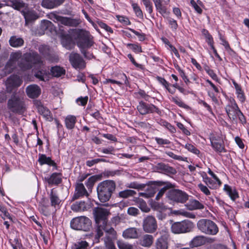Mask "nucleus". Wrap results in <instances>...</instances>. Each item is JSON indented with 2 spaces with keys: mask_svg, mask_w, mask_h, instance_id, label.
<instances>
[{
  "mask_svg": "<svg viewBox=\"0 0 249 249\" xmlns=\"http://www.w3.org/2000/svg\"><path fill=\"white\" fill-rule=\"evenodd\" d=\"M34 64H39L40 70L35 74V76L41 81L48 80V71L44 67L43 61L40 56L36 52H32L24 54L19 67L24 70L31 69Z\"/></svg>",
  "mask_w": 249,
  "mask_h": 249,
  "instance_id": "f257e3e1",
  "label": "nucleus"
},
{
  "mask_svg": "<svg viewBox=\"0 0 249 249\" xmlns=\"http://www.w3.org/2000/svg\"><path fill=\"white\" fill-rule=\"evenodd\" d=\"M115 188L116 184L113 180H107L101 182L97 187L98 197L100 201L101 202L108 201Z\"/></svg>",
  "mask_w": 249,
  "mask_h": 249,
  "instance_id": "f03ea898",
  "label": "nucleus"
},
{
  "mask_svg": "<svg viewBox=\"0 0 249 249\" xmlns=\"http://www.w3.org/2000/svg\"><path fill=\"white\" fill-rule=\"evenodd\" d=\"M7 107L12 112L22 114L26 110V107L22 98L16 95H13L8 100Z\"/></svg>",
  "mask_w": 249,
  "mask_h": 249,
  "instance_id": "7ed1b4c3",
  "label": "nucleus"
},
{
  "mask_svg": "<svg viewBox=\"0 0 249 249\" xmlns=\"http://www.w3.org/2000/svg\"><path fill=\"white\" fill-rule=\"evenodd\" d=\"M197 227L199 231L206 234L214 235L218 231L217 225L209 219L199 220L197 223Z\"/></svg>",
  "mask_w": 249,
  "mask_h": 249,
  "instance_id": "20e7f679",
  "label": "nucleus"
},
{
  "mask_svg": "<svg viewBox=\"0 0 249 249\" xmlns=\"http://www.w3.org/2000/svg\"><path fill=\"white\" fill-rule=\"evenodd\" d=\"M91 226V221L87 217L81 216L73 218L71 221V228L76 230L88 231Z\"/></svg>",
  "mask_w": 249,
  "mask_h": 249,
  "instance_id": "39448f33",
  "label": "nucleus"
},
{
  "mask_svg": "<svg viewBox=\"0 0 249 249\" xmlns=\"http://www.w3.org/2000/svg\"><path fill=\"white\" fill-rule=\"evenodd\" d=\"M92 44V41L90 38L88 32L85 31H81L79 32L77 44L80 48L81 53L85 56H86L85 49L91 47Z\"/></svg>",
  "mask_w": 249,
  "mask_h": 249,
  "instance_id": "423d86ee",
  "label": "nucleus"
},
{
  "mask_svg": "<svg viewBox=\"0 0 249 249\" xmlns=\"http://www.w3.org/2000/svg\"><path fill=\"white\" fill-rule=\"evenodd\" d=\"M193 223L189 220L173 223L171 227V231L175 234L183 233L191 231L193 228Z\"/></svg>",
  "mask_w": 249,
  "mask_h": 249,
  "instance_id": "0eeeda50",
  "label": "nucleus"
},
{
  "mask_svg": "<svg viewBox=\"0 0 249 249\" xmlns=\"http://www.w3.org/2000/svg\"><path fill=\"white\" fill-rule=\"evenodd\" d=\"M168 198L177 203H184L188 199V195L180 190H172L168 192Z\"/></svg>",
  "mask_w": 249,
  "mask_h": 249,
  "instance_id": "6e6552de",
  "label": "nucleus"
},
{
  "mask_svg": "<svg viewBox=\"0 0 249 249\" xmlns=\"http://www.w3.org/2000/svg\"><path fill=\"white\" fill-rule=\"evenodd\" d=\"M142 228L145 232L150 233L155 232L158 228L156 218L152 215H148L144 218L142 221Z\"/></svg>",
  "mask_w": 249,
  "mask_h": 249,
  "instance_id": "1a4fd4ad",
  "label": "nucleus"
},
{
  "mask_svg": "<svg viewBox=\"0 0 249 249\" xmlns=\"http://www.w3.org/2000/svg\"><path fill=\"white\" fill-rule=\"evenodd\" d=\"M106 230V234L104 238V244L107 249H116L114 241L117 239L116 231L113 228H110Z\"/></svg>",
  "mask_w": 249,
  "mask_h": 249,
  "instance_id": "9d476101",
  "label": "nucleus"
},
{
  "mask_svg": "<svg viewBox=\"0 0 249 249\" xmlns=\"http://www.w3.org/2000/svg\"><path fill=\"white\" fill-rule=\"evenodd\" d=\"M137 109L142 115H145L149 113H157L158 114L160 113V110L153 104H147L141 101L137 106Z\"/></svg>",
  "mask_w": 249,
  "mask_h": 249,
  "instance_id": "9b49d317",
  "label": "nucleus"
},
{
  "mask_svg": "<svg viewBox=\"0 0 249 249\" xmlns=\"http://www.w3.org/2000/svg\"><path fill=\"white\" fill-rule=\"evenodd\" d=\"M109 214V212L106 209L102 208H96L94 211L95 221L97 224H107V216Z\"/></svg>",
  "mask_w": 249,
  "mask_h": 249,
  "instance_id": "f8f14e48",
  "label": "nucleus"
},
{
  "mask_svg": "<svg viewBox=\"0 0 249 249\" xmlns=\"http://www.w3.org/2000/svg\"><path fill=\"white\" fill-rule=\"evenodd\" d=\"M69 60L72 67L75 69L82 70L86 67L85 61L78 53H71L69 57Z\"/></svg>",
  "mask_w": 249,
  "mask_h": 249,
  "instance_id": "ddd939ff",
  "label": "nucleus"
},
{
  "mask_svg": "<svg viewBox=\"0 0 249 249\" xmlns=\"http://www.w3.org/2000/svg\"><path fill=\"white\" fill-rule=\"evenodd\" d=\"M226 112L231 120H235L237 117V114L240 111L239 108L234 99H231L229 104L225 107Z\"/></svg>",
  "mask_w": 249,
  "mask_h": 249,
  "instance_id": "4468645a",
  "label": "nucleus"
},
{
  "mask_svg": "<svg viewBox=\"0 0 249 249\" xmlns=\"http://www.w3.org/2000/svg\"><path fill=\"white\" fill-rule=\"evenodd\" d=\"M22 82L21 79L17 75H12L7 78L5 85L8 92H11L14 88L20 86Z\"/></svg>",
  "mask_w": 249,
  "mask_h": 249,
  "instance_id": "2eb2a0df",
  "label": "nucleus"
},
{
  "mask_svg": "<svg viewBox=\"0 0 249 249\" xmlns=\"http://www.w3.org/2000/svg\"><path fill=\"white\" fill-rule=\"evenodd\" d=\"M88 196V192L86 190L84 184L82 183H77L72 200H74L84 196Z\"/></svg>",
  "mask_w": 249,
  "mask_h": 249,
  "instance_id": "dca6fc26",
  "label": "nucleus"
},
{
  "mask_svg": "<svg viewBox=\"0 0 249 249\" xmlns=\"http://www.w3.org/2000/svg\"><path fill=\"white\" fill-rule=\"evenodd\" d=\"M211 144L213 148L217 152H222L225 150L222 144V141L218 136H212L210 137Z\"/></svg>",
  "mask_w": 249,
  "mask_h": 249,
  "instance_id": "f3484780",
  "label": "nucleus"
},
{
  "mask_svg": "<svg viewBox=\"0 0 249 249\" xmlns=\"http://www.w3.org/2000/svg\"><path fill=\"white\" fill-rule=\"evenodd\" d=\"M26 92L29 97L35 98L40 94L41 89L36 85H31L26 88Z\"/></svg>",
  "mask_w": 249,
  "mask_h": 249,
  "instance_id": "a211bd4d",
  "label": "nucleus"
},
{
  "mask_svg": "<svg viewBox=\"0 0 249 249\" xmlns=\"http://www.w3.org/2000/svg\"><path fill=\"white\" fill-rule=\"evenodd\" d=\"M21 13L24 17L26 25H27L29 23L36 20L38 18L36 13L34 10H22Z\"/></svg>",
  "mask_w": 249,
  "mask_h": 249,
  "instance_id": "6ab92c4d",
  "label": "nucleus"
},
{
  "mask_svg": "<svg viewBox=\"0 0 249 249\" xmlns=\"http://www.w3.org/2000/svg\"><path fill=\"white\" fill-rule=\"evenodd\" d=\"M157 10L162 16L167 13L166 5L169 2V0H153Z\"/></svg>",
  "mask_w": 249,
  "mask_h": 249,
  "instance_id": "aec40b11",
  "label": "nucleus"
},
{
  "mask_svg": "<svg viewBox=\"0 0 249 249\" xmlns=\"http://www.w3.org/2000/svg\"><path fill=\"white\" fill-rule=\"evenodd\" d=\"M125 239H137L139 236L138 230L136 228H129L125 230L122 234Z\"/></svg>",
  "mask_w": 249,
  "mask_h": 249,
  "instance_id": "412c9836",
  "label": "nucleus"
},
{
  "mask_svg": "<svg viewBox=\"0 0 249 249\" xmlns=\"http://www.w3.org/2000/svg\"><path fill=\"white\" fill-rule=\"evenodd\" d=\"M153 236L150 234H145L141 237L139 240V244L142 247H150L153 244Z\"/></svg>",
  "mask_w": 249,
  "mask_h": 249,
  "instance_id": "4be33fe9",
  "label": "nucleus"
},
{
  "mask_svg": "<svg viewBox=\"0 0 249 249\" xmlns=\"http://www.w3.org/2000/svg\"><path fill=\"white\" fill-rule=\"evenodd\" d=\"M64 0H43L41 5L43 7L52 9L62 4Z\"/></svg>",
  "mask_w": 249,
  "mask_h": 249,
  "instance_id": "5701e85b",
  "label": "nucleus"
},
{
  "mask_svg": "<svg viewBox=\"0 0 249 249\" xmlns=\"http://www.w3.org/2000/svg\"><path fill=\"white\" fill-rule=\"evenodd\" d=\"M10 45L14 48H18L22 46L24 41L21 37L16 36H12L9 40Z\"/></svg>",
  "mask_w": 249,
  "mask_h": 249,
  "instance_id": "b1692460",
  "label": "nucleus"
},
{
  "mask_svg": "<svg viewBox=\"0 0 249 249\" xmlns=\"http://www.w3.org/2000/svg\"><path fill=\"white\" fill-rule=\"evenodd\" d=\"M88 205L85 201H76L71 205V209L75 212H80L86 211Z\"/></svg>",
  "mask_w": 249,
  "mask_h": 249,
  "instance_id": "393cba45",
  "label": "nucleus"
},
{
  "mask_svg": "<svg viewBox=\"0 0 249 249\" xmlns=\"http://www.w3.org/2000/svg\"><path fill=\"white\" fill-rule=\"evenodd\" d=\"M186 207L189 210H201L204 208V205L196 199L190 200L186 205Z\"/></svg>",
  "mask_w": 249,
  "mask_h": 249,
  "instance_id": "a878e982",
  "label": "nucleus"
},
{
  "mask_svg": "<svg viewBox=\"0 0 249 249\" xmlns=\"http://www.w3.org/2000/svg\"><path fill=\"white\" fill-rule=\"evenodd\" d=\"M205 236L203 235L196 236L190 242V246L193 247H197L205 244Z\"/></svg>",
  "mask_w": 249,
  "mask_h": 249,
  "instance_id": "bb28decb",
  "label": "nucleus"
},
{
  "mask_svg": "<svg viewBox=\"0 0 249 249\" xmlns=\"http://www.w3.org/2000/svg\"><path fill=\"white\" fill-rule=\"evenodd\" d=\"M76 122V118L75 116L69 115L66 117L65 124L67 129H72L74 126Z\"/></svg>",
  "mask_w": 249,
  "mask_h": 249,
  "instance_id": "cd10ccee",
  "label": "nucleus"
},
{
  "mask_svg": "<svg viewBox=\"0 0 249 249\" xmlns=\"http://www.w3.org/2000/svg\"><path fill=\"white\" fill-rule=\"evenodd\" d=\"M62 181L61 175L59 173H54L47 178V182L49 184L57 185Z\"/></svg>",
  "mask_w": 249,
  "mask_h": 249,
  "instance_id": "c85d7f7f",
  "label": "nucleus"
},
{
  "mask_svg": "<svg viewBox=\"0 0 249 249\" xmlns=\"http://www.w3.org/2000/svg\"><path fill=\"white\" fill-rule=\"evenodd\" d=\"M135 202L141 211L144 213H148L150 211V208L147 206L146 202L139 197L135 198Z\"/></svg>",
  "mask_w": 249,
  "mask_h": 249,
  "instance_id": "c756f323",
  "label": "nucleus"
},
{
  "mask_svg": "<svg viewBox=\"0 0 249 249\" xmlns=\"http://www.w3.org/2000/svg\"><path fill=\"white\" fill-rule=\"evenodd\" d=\"M49 196L51 206L54 208L58 206L61 201L57 195L53 192V189L51 190Z\"/></svg>",
  "mask_w": 249,
  "mask_h": 249,
  "instance_id": "7c9ffc66",
  "label": "nucleus"
},
{
  "mask_svg": "<svg viewBox=\"0 0 249 249\" xmlns=\"http://www.w3.org/2000/svg\"><path fill=\"white\" fill-rule=\"evenodd\" d=\"M157 167L159 169L173 175H175L177 173L176 170L175 168L170 167L163 163H158L157 165Z\"/></svg>",
  "mask_w": 249,
  "mask_h": 249,
  "instance_id": "2f4dec72",
  "label": "nucleus"
},
{
  "mask_svg": "<svg viewBox=\"0 0 249 249\" xmlns=\"http://www.w3.org/2000/svg\"><path fill=\"white\" fill-rule=\"evenodd\" d=\"M136 194V192L132 190H125L122 191L118 193V196L121 198H127L132 196Z\"/></svg>",
  "mask_w": 249,
  "mask_h": 249,
  "instance_id": "473e14b6",
  "label": "nucleus"
},
{
  "mask_svg": "<svg viewBox=\"0 0 249 249\" xmlns=\"http://www.w3.org/2000/svg\"><path fill=\"white\" fill-rule=\"evenodd\" d=\"M56 19L61 23L65 25L71 26L73 25V19L71 18L63 17L61 16H57L56 17Z\"/></svg>",
  "mask_w": 249,
  "mask_h": 249,
  "instance_id": "72a5a7b5",
  "label": "nucleus"
},
{
  "mask_svg": "<svg viewBox=\"0 0 249 249\" xmlns=\"http://www.w3.org/2000/svg\"><path fill=\"white\" fill-rule=\"evenodd\" d=\"M209 174L211 175L213 179L215 180V182L213 183L212 186H209V188L212 189H216L218 187L221 185V182L220 180L217 178V177L209 168L208 171Z\"/></svg>",
  "mask_w": 249,
  "mask_h": 249,
  "instance_id": "f704fd0d",
  "label": "nucleus"
},
{
  "mask_svg": "<svg viewBox=\"0 0 249 249\" xmlns=\"http://www.w3.org/2000/svg\"><path fill=\"white\" fill-rule=\"evenodd\" d=\"M97 228L96 229V234L95 237L96 238H99L103 235V231L106 232L107 229H108L109 228L107 227V225L105 224H97Z\"/></svg>",
  "mask_w": 249,
  "mask_h": 249,
  "instance_id": "c9c22d12",
  "label": "nucleus"
},
{
  "mask_svg": "<svg viewBox=\"0 0 249 249\" xmlns=\"http://www.w3.org/2000/svg\"><path fill=\"white\" fill-rule=\"evenodd\" d=\"M51 72L54 76L59 77L65 73V71L59 66H55L52 68Z\"/></svg>",
  "mask_w": 249,
  "mask_h": 249,
  "instance_id": "e433bc0d",
  "label": "nucleus"
},
{
  "mask_svg": "<svg viewBox=\"0 0 249 249\" xmlns=\"http://www.w3.org/2000/svg\"><path fill=\"white\" fill-rule=\"evenodd\" d=\"M89 243L86 241H81L75 243L71 247V249H88Z\"/></svg>",
  "mask_w": 249,
  "mask_h": 249,
  "instance_id": "4c0bfd02",
  "label": "nucleus"
},
{
  "mask_svg": "<svg viewBox=\"0 0 249 249\" xmlns=\"http://www.w3.org/2000/svg\"><path fill=\"white\" fill-rule=\"evenodd\" d=\"M157 249H168V243L163 238L158 239L156 242Z\"/></svg>",
  "mask_w": 249,
  "mask_h": 249,
  "instance_id": "58836bf2",
  "label": "nucleus"
},
{
  "mask_svg": "<svg viewBox=\"0 0 249 249\" xmlns=\"http://www.w3.org/2000/svg\"><path fill=\"white\" fill-rule=\"evenodd\" d=\"M38 161L41 165L47 164L49 165L55 166V163L49 157H39Z\"/></svg>",
  "mask_w": 249,
  "mask_h": 249,
  "instance_id": "ea45409f",
  "label": "nucleus"
},
{
  "mask_svg": "<svg viewBox=\"0 0 249 249\" xmlns=\"http://www.w3.org/2000/svg\"><path fill=\"white\" fill-rule=\"evenodd\" d=\"M117 246L120 249H133V246L127 242L122 240H118L117 242Z\"/></svg>",
  "mask_w": 249,
  "mask_h": 249,
  "instance_id": "a19ab883",
  "label": "nucleus"
},
{
  "mask_svg": "<svg viewBox=\"0 0 249 249\" xmlns=\"http://www.w3.org/2000/svg\"><path fill=\"white\" fill-rule=\"evenodd\" d=\"M12 6L15 9L20 10L25 7V4L21 0H13Z\"/></svg>",
  "mask_w": 249,
  "mask_h": 249,
  "instance_id": "79ce46f5",
  "label": "nucleus"
},
{
  "mask_svg": "<svg viewBox=\"0 0 249 249\" xmlns=\"http://www.w3.org/2000/svg\"><path fill=\"white\" fill-rule=\"evenodd\" d=\"M12 61H8L4 68V72L6 74L11 73L16 67V64L13 63Z\"/></svg>",
  "mask_w": 249,
  "mask_h": 249,
  "instance_id": "37998d69",
  "label": "nucleus"
},
{
  "mask_svg": "<svg viewBox=\"0 0 249 249\" xmlns=\"http://www.w3.org/2000/svg\"><path fill=\"white\" fill-rule=\"evenodd\" d=\"M22 56V53L20 51L13 53L10 55L9 61H12L14 64H16V62Z\"/></svg>",
  "mask_w": 249,
  "mask_h": 249,
  "instance_id": "c03bdc74",
  "label": "nucleus"
},
{
  "mask_svg": "<svg viewBox=\"0 0 249 249\" xmlns=\"http://www.w3.org/2000/svg\"><path fill=\"white\" fill-rule=\"evenodd\" d=\"M132 6L136 16L138 17L142 18L143 17L142 12L139 5L137 3H133Z\"/></svg>",
  "mask_w": 249,
  "mask_h": 249,
  "instance_id": "a18cd8bd",
  "label": "nucleus"
},
{
  "mask_svg": "<svg viewBox=\"0 0 249 249\" xmlns=\"http://www.w3.org/2000/svg\"><path fill=\"white\" fill-rule=\"evenodd\" d=\"M97 178L94 176L90 177L89 178L86 183V185L89 190H91Z\"/></svg>",
  "mask_w": 249,
  "mask_h": 249,
  "instance_id": "49530a36",
  "label": "nucleus"
},
{
  "mask_svg": "<svg viewBox=\"0 0 249 249\" xmlns=\"http://www.w3.org/2000/svg\"><path fill=\"white\" fill-rule=\"evenodd\" d=\"M34 105L37 108L38 112L40 114H42V113L44 112V110H45L47 108L42 105L40 101L38 100H36L34 102Z\"/></svg>",
  "mask_w": 249,
  "mask_h": 249,
  "instance_id": "de8ad7c7",
  "label": "nucleus"
},
{
  "mask_svg": "<svg viewBox=\"0 0 249 249\" xmlns=\"http://www.w3.org/2000/svg\"><path fill=\"white\" fill-rule=\"evenodd\" d=\"M200 174L203 178V180L207 184L209 187V186H212L213 184V181L209 177H208L205 172H200Z\"/></svg>",
  "mask_w": 249,
  "mask_h": 249,
  "instance_id": "09e8293b",
  "label": "nucleus"
},
{
  "mask_svg": "<svg viewBox=\"0 0 249 249\" xmlns=\"http://www.w3.org/2000/svg\"><path fill=\"white\" fill-rule=\"evenodd\" d=\"M142 1L145 7L146 11L149 14H151L153 12V6L152 2L150 0H142Z\"/></svg>",
  "mask_w": 249,
  "mask_h": 249,
  "instance_id": "8fccbe9b",
  "label": "nucleus"
},
{
  "mask_svg": "<svg viewBox=\"0 0 249 249\" xmlns=\"http://www.w3.org/2000/svg\"><path fill=\"white\" fill-rule=\"evenodd\" d=\"M158 190L156 186L154 185L148 186L145 190L147 194H150V197L154 196Z\"/></svg>",
  "mask_w": 249,
  "mask_h": 249,
  "instance_id": "3c124183",
  "label": "nucleus"
},
{
  "mask_svg": "<svg viewBox=\"0 0 249 249\" xmlns=\"http://www.w3.org/2000/svg\"><path fill=\"white\" fill-rule=\"evenodd\" d=\"M185 147L188 151L194 154L198 155L199 154V151L192 144H187Z\"/></svg>",
  "mask_w": 249,
  "mask_h": 249,
  "instance_id": "603ef678",
  "label": "nucleus"
},
{
  "mask_svg": "<svg viewBox=\"0 0 249 249\" xmlns=\"http://www.w3.org/2000/svg\"><path fill=\"white\" fill-rule=\"evenodd\" d=\"M39 50L45 57L48 56L49 55V49L47 46H41L39 47Z\"/></svg>",
  "mask_w": 249,
  "mask_h": 249,
  "instance_id": "864d4df0",
  "label": "nucleus"
},
{
  "mask_svg": "<svg viewBox=\"0 0 249 249\" xmlns=\"http://www.w3.org/2000/svg\"><path fill=\"white\" fill-rule=\"evenodd\" d=\"M127 213L129 215L132 216H136L139 213V211L136 208L131 207L128 208Z\"/></svg>",
  "mask_w": 249,
  "mask_h": 249,
  "instance_id": "5fc2aeb1",
  "label": "nucleus"
},
{
  "mask_svg": "<svg viewBox=\"0 0 249 249\" xmlns=\"http://www.w3.org/2000/svg\"><path fill=\"white\" fill-rule=\"evenodd\" d=\"M62 43L63 46L68 50L71 49L72 48V46H73V44L71 39H68L65 40L64 38H63Z\"/></svg>",
  "mask_w": 249,
  "mask_h": 249,
  "instance_id": "6e6d98bb",
  "label": "nucleus"
},
{
  "mask_svg": "<svg viewBox=\"0 0 249 249\" xmlns=\"http://www.w3.org/2000/svg\"><path fill=\"white\" fill-rule=\"evenodd\" d=\"M47 120L51 121L53 120V117L50 111L46 108L41 114Z\"/></svg>",
  "mask_w": 249,
  "mask_h": 249,
  "instance_id": "4d7b16f0",
  "label": "nucleus"
},
{
  "mask_svg": "<svg viewBox=\"0 0 249 249\" xmlns=\"http://www.w3.org/2000/svg\"><path fill=\"white\" fill-rule=\"evenodd\" d=\"M88 100V96H85L84 97H81L77 99L76 102L79 105L84 106L87 104Z\"/></svg>",
  "mask_w": 249,
  "mask_h": 249,
  "instance_id": "13d9d810",
  "label": "nucleus"
},
{
  "mask_svg": "<svg viewBox=\"0 0 249 249\" xmlns=\"http://www.w3.org/2000/svg\"><path fill=\"white\" fill-rule=\"evenodd\" d=\"M117 17L118 20L124 25H127L130 24V22L127 18L121 16H117Z\"/></svg>",
  "mask_w": 249,
  "mask_h": 249,
  "instance_id": "bf43d9fd",
  "label": "nucleus"
},
{
  "mask_svg": "<svg viewBox=\"0 0 249 249\" xmlns=\"http://www.w3.org/2000/svg\"><path fill=\"white\" fill-rule=\"evenodd\" d=\"M171 100L179 107H185V104L181 101V100L177 97H172Z\"/></svg>",
  "mask_w": 249,
  "mask_h": 249,
  "instance_id": "052dcab7",
  "label": "nucleus"
},
{
  "mask_svg": "<svg viewBox=\"0 0 249 249\" xmlns=\"http://www.w3.org/2000/svg\"><path fill=\"white\" fill-rule=\"evenodd\" d=\"M198 187L199 189L206 195L208 196L210 195V192L207 187L206 186L203 185L201 183H200L198 185Z\"/></svg>",
  "mask_w": 249,
  "mask_h": 249,
  "instance_id": "680f3d73",
  "label": "nucleus"
},
{
  "mask_svg": "<svg viewBox=\"0 0 249 249\" xmlns=\"http://www.w3.org/2000/svg\"><path fill=\"white\" fill-rule=\"evenodd\" d=\"M190 3L192 7L195 9V10L199 14H201L202 13V9L196 3V1L194 0H191Z\"/></svg>",
  "mask_w": 249,
  "mask_h": 249,
  "instance_id": "e2e57ef3",
  "label": "nucleus"
},
{
  "mask_svg": "<svg viewBox=\"0 0 249 249\" xmlns=\"http://www.w3.org/2000/svg\"><path fill=\"white\" fill-rule=\"evenodd\" d=\"M155 141L156 142L159 144L160 145H164V144H168L170 143V142L169 140L167 139H163L162 138H160L158 137H156L155 138Z\"/></svg>",
  "mask_w": 249,
  "mask_h": 249,
  "instance_id": "0e129e2a",
  "label": "nucleus"
},
{
  "mask_svg": "<svg viewBox=\"0 0 249 249\" xmlns=\"http://www.w3.org/2000/svg\"><path fill=\"white\" fill-rule=\"evenodd\" d=\"M228 194L232 200H235L236 198L238 197V195L237 192L232 189L228 193Z\"/></svg>",
  "mask_w": 249,
  "mask_h": 249,
  "instance_id": "69168bd1",
  "label": "nucleus"
},
{
  "mask_svg": "<svg viewBox=\"0 0 249 249\" xmlns=\"http://www.w3.org/2000/svg\"><path fill=\"white\" fill-rule=\"evenodd\" d=\"M207 73L214 80L217 81L218 78L213 71L209 69H206Z\"/></svg>",
  "mask_w": 249,
  "mask_h": 249,
  "instance_id": "338daca9",
  "label": "nucleus"
},
{
  "mask_svg": "<svg viewBox=\"0 0 249 249\" xmlns=\"http://www.w3.org/2000/svg\"><path fill=\"white\" fill-rule=\"evenodd\" d=\"M157 79L158 81L161 84H162L165 88H167L169 87V84L163 78L158 76L157 77Z\"/></svg>",
  "mask_w": 249,
  "mask_h": 249,
  "instance_id": "774afa93",
  "label": "nucleus"
}]
</instances>
